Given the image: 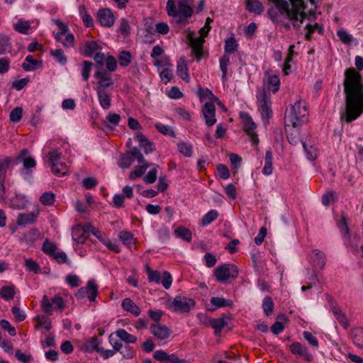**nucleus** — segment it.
I'll return each instance as SVG.
<instances>
[{"label": "nucleus", "mask_w": 363, "mask_h": 363, "mask_svg": "<svg viewBox=\"0 0 363 363\" xmlns=\"http://www.w3.org/2000/svg\"><path fill=\"white\" fill-rule=\"evenodd\" d=\"M355 66L357 70L348 68L345 71L343 87L346 106L341 119L346 123L355 120L363 113V77L359 72L363 70V57H355Z\"/></svg>", "instance_id": "1"}, {"label": "nucleus", "mask_w": 363, "mask_h": 363, "mask_svg": "<svg viewBox=\"0 0 363 363\" xmlns=\"http://www.w3.org/2000/svg\"><path fill=\"white\" fill-rule=\"evenodd\" d=\"M279 9H283L290 20L294 21V26H299L302 23L305 13L303 0H275Z\"/></svg>", "instance_id": "2"}, {"label": "nucleus", "mask_w": 363, "mask_h": 363, "mask_svg": "<svg viewBox=\"0 0 363 363\" xmlns=\"http://www.w3.org/2000/svg\"><path fill=\"white\" fill-rule=\"evenodd\" d=\"M307 113L305 103L301 100L297 101L290 108L286 109L284 120L285 125L297 128L302 124Z\"/></svg>", "instance_id": "3"}, {"label": "nucleus", "mask_w": 363, "mask_h": 363, "mask_svg": "<svg viewBox=\"0 0 363 363\" xmlns=\"http://www.w3.org/2000/svg\"><path fill=\"white\" fill-rule=\"evenodd\" d=\"M214 274L218 281L226 284L238 277V270L234 264H223L216 268Z\"/></svg>", "instance_id": "4"}, {"label": "nucleus", "mask_w": 363, "mask_h": 363, "mask_svg": "<svg viewBox=\"0 0 363 363\" xmlns=\"http://www.w3.org/2000/svg\"><path fill=\"white\" fill-rule=\"evenodd\" d=\"M257 99L259 105V111L265 122H268L272 117L270 95L265 89H260L257 94Z\"/></svg>", "instance_id": "5"}, {"label": "nucleus", "mask_w": 363, "mask_h": 363, "mask_svg": "<svg viewBox=\"0 0 363 363\" xmlns=\"http://www.w3.org/2000/svg\"><path fill=\"white\" fill-rule=\"evenodd\" d=\"M47 157L51 164V169L53 174L58 177H62L67 174V167L65 163L60 162L61 153L57 150L49 152Z\"/></svg>", "instance_id": "6"}, {"label": "nucleus", "mask_w": 363, "mask_h": 363, "mask_svg": "<svg viewBox=\"0 0 363 363\" xmlns=\"http://www.w3.org/2000/svg\"><path fill=\"white\" fill-rule=\"evenodd\" d=\"M196 305L193 298L182 295L176 296L172 302L169 305L174 312L189 313Z\"/></svg>", "instance_id": "7"}, {"label": "nucleus", "mask_w": 363, "mask_h": 363, "mask_svg": "<svg viewBox=\"0 0 363 363\" xmlns=\"http://www.w3.org/2000/svg\"><path fill=\"white\" fill-rule=\"evenodd\" d=\"M98 295V286L93 280H89L86 286L80 288L76 294V297L82 299L86 297L90 301H94Z\"/></svg>", "instance_id": "8"}, {"label": "nucleus", "mask_w": 363, "mask_h": 363, "mask_svg": "<svg viewBox=\"0 0 363 363\" xmlns=\"http://www.w3.org/2000/svg\"><path fill=\"white\" fill-rule=\"evenodd\" d=\"M194 32H189L188 33V38L197 60H200L203 56L202 45L204 43V38L201 36L194 37Z\"/></svg>", "instance_id": "9"}, {"label": "nucleus", "mask_w": 363, "mask_h": 363, "mask_svg": "<svg viewBox=\"0 0 363 363\" xmlns=\"http://www.w3.org/2000/svg\"><path fill=\"white\" fill-rule=\"evenodd\" d=\"M241 118L243 121V127L245 131L251 137L252 143L257 145L259 142L258 136L254 133L256 128L255 123L253 122L252 118L247 113H241Z\"/></svg>", "instance_id": "10"}, {"label": "nucleus", "mask_w": 363, "mask_h": 363, "mask_svg": "<svg viewBox=\"0 0 363 363\" xmlns=\"http://www.w3.org/2000/svg\"><path fill=\"white\" fill-rule=\"evenodd\" d=\"M202 112L208 126H212L216 123V107L213 102H206L202 108Z\"/></svg>", "instance_id": "11"}, {"label": "nucleus", "mask_w": 363, "mask_h": 363, "mask_svg": "<svg viewBox=\"0 0 363 363\" xmlns=\"http://www.w3.org/2000/svg\"><path fill=\"white\" fill-rule=\"evenodd\" d=\"M96 69L97 70L94 74V77L98 80L99 86L97 87L105 89L106 87L112 85L113 80L111 79V73L101 69V67H97Z\"/></svg>", "instance_id": "12"}, {"label": "nucleus", "mask_w": 363, "mask_h": 363, "mask_svg": "<svg viewBox=\"0 0 363 363\" xmlns=\"http://www.w3.org/2000/svg\"><path fill=\"white\" fill-rule=\"evenodd\" d=\"M97 18L101 26L111 27L115 22V18L109 9H102L97 13Z\"/></svg>", "instance_id": "13"}, {"label": "nucleus", "mask_w": 363, "mask_h": 363, "mask_svg": "<svg viewBox=\"0 0 363 363\" xmlns=\"http://www.w3.org/2000/svg\"><path fill=\"white\" fill-rule=\"evenodd\" d=\"M150 330L151 334L160 340L167 339L171 333L168 327L161 324H152L150 328Z\"/></svg>", "instance_id": "14"}, {"label": "nucleus", "mask_w": 363, "mask_h": 363, "mask_svg": "<svg viewBox=\"0 0 363 363\" xmlns=\"http://www.w3.org/2000/svg\"><path fill=\"white\" fill-rule=\"evenodd\" d=\"M12 162V159L9 157L0 159V186L3 193L6 191L4 186L6 174Z\"/></svg>", "instance_id": "15"}, {"label": "nucleus", "mask_w": 363, "mask_h": 363, "mask_svg": "<svg viewBox=\"0 0 363 363\" xmlns=\"http://www.w3.org/2000/svg\"><path fill=\"white\" fill-rule=\"evenodd\" d=\"M290 350L293 354L301 356L306 361L310 362L312 359V355L309 353L307 347L298 342L290 345Z\"/></svg>", "instance_id": "16"}, {"label": "nucleus", "mask_w": 363, "mask_h": 363, "mask_svg": "<svg viewBox=\"0 0 363 363\" xmlns=\"http://www.w3.org/2000/svg\"><path fill=\"white\" fill-rule=\"evenodd\" d=\"M17 161L22 162L25 169L33 168L35 166L36 162L32 157L28 156V151L23 149L21 151L17 157Z\"/></svg>", "instance_id": "17"}, {"label": "nucleus", "mask_w": 363, "mask_h": 363, "mask_svg": "<svg viewBox=\"0 0 363 363\" xmlns=\"http://www.w3.org/2000/svg\"><path fill=\"white\" fill-rule=\"evenodd\" d=\"M280 80L277 75H269L267 79V82L264 84V87L267 94H269V91H272L274 94L278 91L279 89Z\"/></svg>", "instance_id": "18"}, {"label": "nucleus", "mask_w": 363, "mask_h": 363, "mask_svg": "<svg viewBox=\"0 0 363 363\" xmlns=\"http://www.w3.org/2000/svg\"><path fill=\"white\" fill-rule=\"evenodd\" d=\"M96 92L101 106L104 109H108L111 106V97L105 89L96 88Z\"/></svg>", "instance_id": "19"}, {"label": "nucleus", "mask_w": 363, "mask_h": 363, "mask_svg": "<svg viewBox=\"0 0 363 363\" xmlns=\"http://www.w3.org/2000/svg\"><path fill=\"white\" fill-rule=\"evenodd\" d=\"M121 306L124 311L131 313L135 316L140 313V308L129 298H125L122 301Z\"/></svg>", "instance_id": "20"}, {"label": "nucleus", "mask_w": 363, "mask_h": 363, "mask_svg": "<svg viewBox=\"0 0 363 363\" xmlns=\"http://www.w3.org/2000/svg\"><path fill=\"white\" fill-rule=\"evenodd\" d=\"M38 216V211L19 214L17 218V223L20 225L31 224L35 222Z\"/></svg>", "instance_id": "21"}, {"label": "nucleus", "mask_w": 363, "mask_h": 363, "mask_svg": "<svg viewBox=\"0 0 363 363\" xmlns=\"http://www.w3.org/2000/svg\"><path fill=\"white\" fill-rule=\"evenodd\" d=\"M351 338L357 347L363 348V328H354L351 333Z\"/></svg>", "instance_id": "22"}, {"label": "nucleus", "mask_w": 363, "mask_h": 363, "mask_svg": "<svg viewBox=\"0 0 363 363\" xmlns=\"http://www.w3.org/2000/svg\"><path fill=\"white\" fill-rule=\"evenodd\" d=\"M337 225L343 236L347 238H350L351 235L347 224V218L344 213H341L340 220L337 222Z\"/></svg>", "instance_id": "23"}, {"label": "nucleus", "mask_w": 363, "mask_h": 363, "mask_svg": "<svg viewBox=\"0 0 363 363\" xmlns=\"http://www.w3.org/2000/svg\"><path fill=\"white\" fill-rule=\"evenodd\" d=\"M287 139L289 143L293 145H296L299 143L302 144V142H304L303 140L300 137L299 130L294 127L288 130Z\"/></svg>", "instance_id": "24"}, {"label": "nucleus", "mask_w": 363, "mask_h": 363, "mask_svg": "<svg viewBox=\"0 0 363 363\" xmlns=\"http://www.w3.org/2000/svg\"><path fill=\"white\" fill-rule=\"evenodd\" d=\"M26 62L22 65L23 69L26 71L35 70L38 67H42V62L33 59L31 55H28L26 57Z\"/></svg>", "instance_id": "25"}, {"label": "nucleus", "mask_w": 363, "mask_h": 363, "mask_svg": "<svg viewBox=\"0 0 363 363\" xmlns=\"http://www.w3.org/2000/svg\"><path fill=\"white\" fill-rule=\"evenodd\" d=\"M87 236L86 231L82 225H77L72 229V238L78 243H84Z\"/></svg>", "instance_id": "26"}, {"label": "nucleus", "mask_w": 363, "mask_h": 363, "mask_svg": "<svg viewBox=\"0 0 363 363\" xmlns=\"http://www.w3.org/2000/svg\"><path fill=\"white\" fill-rule=\"evenodd\" d=\"M332 311H333V313L335 318L338 321V323L345 329H347L350 323H349V320H348L347 318L346 317L345 314L341 311L340 308H339L337 307H333Z\"/></svg>", "instance_id": "27"}, {"label": "nucleus", "mask_w": 363, "mask_h": 363, "mask_svg": "<svg viewBox=\"0 0 363 363\" xmlns=\"http://www.w3.org/2000/svg\"><path fill=\"white\" fill-rule=\"evenodd\" d=\"M100 49L101 47L96 41H87L84 45V50L81 52L85 56L91 57L95 52Z\"/></svg>", "instance_id": "28"}, {"label": "nucleus", "mask_w": 363, "mask_h": 363, "mask_svg": "<svg viewBox=\"0 0 363 363\" xmlns=\"http://www.w3.org/2000/svg\"><path fill=\"white\" fill-rule=\"evenodd\" d=\"M210 301L214 306L213 308L211 309V311H214L217 308L231 306L233 305V301L231 300L225 299L223 297H212Z\"/></svg>", "instance_id": "29"}, {"label": "nucleus", "mask_w": 363, "mask_h": 363, "mask_svg": "<svg viewBox=\"0 0 363 363\" xmlns=\"http://www.w3.org/2000/svg\"><path fill=\"white\" fill-rule=\"evenodd\" d=\"M15 286L13 285L5 286L0 289V296L6 301H10L15 296Z\"/></svg>", "instance_id": "30"}, {"label": "nucleus", "mask_w": 363, "mask_h": 363, "mask_svg": "<svg viewBox=\"0 0 363 363\" xmlns=\"http://www.w3.org/2000/svg\"><path fill=\"white\" fill-rule=\"evenodd\" d=\"M264 167L263 168L262 172L265 175H270L272 174L273 167H272V152L271 150H267L266 152L265 158H264Z\"/></svg>", "instance_id": "31"}, {"label": "nucleus", "mask_w": 363, "mask_h": 363, "mask_svg": "<svg viewBox=\"0 0 363 363\" xmlns=\"http://www.w3.org/2000/svg\"><path fill=\"white\" fill-rule=\"evenodd\" d=\"M116 335L127 343H134L137 340L136 337L128 333L125 329H118L116 330Z\"/></svg>", "instance_id": "32"}, {"label": "nucleus", "mask_w": 363, "mask_h": 363, "mask_svg": "<svg viewBox=\"0 0 363 363\" xmlns=\"http://www.w3.org/2000/svg\"><path fill=\"white\" fill-rule=\"evenodd\" d=\"M150 167L152 168L147 173V174L144 177L143 180L146 184H153L157 180V172L159 166L155 164H150Z\"/></svg>", "instance_id": "33"}, {"label": "nucleus", "mask_w": 363, "mask_h": 363, "mask_svg": "<svg viewBox=\"0 0 363 363\" xmlns=\"http://www.w3.org/2000/svg\"><path fill=\"white\" fill-rule=\"evenodd\" d=\"M211 327L214 329L216 335H218L221 330L228 325V323L222 318H214L210 320Z\"/></svg>", "instance_id": "34"}, {"label": "nucleus", "mask_w": 363, "mask_h": 363, "mask_svg": "<svg viewBox=\"0 0 363 363\" xmlns=\"http://www.w3.org/2000/svg\"><path fill=\"white\" fill-rule=\"evenodd\" d=\"M35 320L38 323V325H35V329H38L39 327H43L46 330H49L51 328V320L48 317L40 315L36 316Z\"/></svg>", "instance_id": "35"}, {"label": "nucleus", "mask_w": 363, "mask_h": 363, "mask_svg": "<svg viewBox=\"0 0 363 363\" xmlns=\"http://www.w3.org/2000/svg\"><path fill=\"white\" fill-rule=\"evenodd\" d=\"M150 167V165L147 163L141 164V165L135 167V170L130 173L129 178L130 179H135L136 178L140 177Z\"/></svg>", "instance_id": "36"}, {"label": "nucleus", "mask_w": 363, "mask_h": 363, "mask_svg": "<svg viewBox=\"0 0 363 363\" xmlns=\"http://www.w3.org/2000/svg\"><path fill=\"white\" fill-rule=\"evenodd\" d=\"M177 74L183 79L188 78V69L184 57H180L177 67Z\"/></svg>", "instance_id": "37"}, {"label": "nucleus", "mask_w": 363, "mask_h": 363, "mask_svg": "<svg viewBox=\"0 0 363 363\" xmlns=\"http://www.w3.org/2000/svg\"><path fill=\"white\" fill-rule=\"evenodd\" d=\"M262 308L264 314L269 316L274 311V302L270 296H267L263 300Z\"/></svg>", "instance_id": "38"}, {"label": "nucleus", "mask_w": 363, "mask_h": 363, "mask_svg": "<svg viewBox=\"0 0 363 363\" xmlns=\"http://www.w3.org/2000/svg\"><path fill=\"white\" fill-rule=\"evenodd\" d=\"M175 234L178 238L183 239L184 240H186L187 242L191 241V231L189 229H187L183 226H180V227L177 228L175 230Z\"/></svg>", "instance_id": "39"}, {"label": "nucleus", "mask_w": 363, "mask_h": 363, "mask_svg": "<svg viewBox=\"0 0 363 363\" xmlns=\"http://www.w3.org/2000/svg\"><path fill=\"white\" fill-rule=\"evenodd\" d=\"M13 27L17 32L25 34L27 33L28 30L30 28V23L28 21L20 19Z\"/></svg>", "instance_id": "40"}, {"label": "nucleus", "mask_w": 363, "mask_h": 363, "mask_svg": "<svg viewBox=\"0 0 363 363\" xmlns=\"http://www.w3.org/2000/svg\"><path fill=\"white\" fill-rule=\"evenodd\" d=\"M247 9L250 12L260 13L263 11V6L258 0H252L247 1Z\"/></svg>", "instance_id": "41"}, {"label": "nucleus", "mask_w": 363, "mask_h": 363, "mask_svg": "<svg viewBox=\"0 0 363 363\" xmlns=\"http://www.w3.org/2000/svg\"><path fill=\"white\" fill-rule=\"evenodd\" d=\"M218 216V211L216 210H211L203 216L201 220V223L203 226L208 225L215 220Z\"/></svg>", "instance_id": "42"}, {"label": "nucleus", "mask_w": 363, "mask_h": 363, "mask_svg": "<svg viewBox=\"0 0 363 363\" xmlns=\"http://www.w3.org/2000/svg\"><path fill=\"white\" fill-rule=\"evenodd\" d=\"M180 153L186 157H191L192 155V146L191 144L181 142L177 145Z\"/></svg>", "instance_id": "43"}, {"label": "nucleus", "mask_w": 363, "mask_h": 363, "mask_svg": "<svg viewBox=\"0 0 363 363\" xmlns=\"http://www.w3.org/2000/svg\"><path fill=\"white\" fill-rule=\"evenodd\" d=\"M55 199V195L51 191H48L40 196V201L42 204L48 206L53 204Z\"/></svg>", "instance_id": "44"}, {"label": "nucleus", "mask_w": 363, "mask_h": 363, "mask_svg": "<svg viewBox=\"0 0 363 363\" xmlns=\"http://www.w3.org/2000/svg\"><path fill=\"white\" fill-rule=\"evenodd\" d=\"M177 12L184 16L185 18H189L192 15V9L191 6L186 5L185 3L180 2L178 4Z\"/></svg>", "instance_id": "45"}, {"label": "nucleus", "mask_w": 363, "mask_h": 363, "mask_svg": "<svg viewBox=\"0 0 363 363\" xmlns=\"http://www.w3.org/2000/svg\"><path fill=\"white\" fill-rule=\"evenodd\" d=\"M132 56L128 51H122L118 56L119 64L122 67H126L131 62Z\"/></svg>", "instance_id": "46"}, {"label": "nucleus", "mask_w": 363, "mask_h": 363, "mask_svg": "<svg viewBox=\"0 0 363 363\" xmlns=\"http://www.w3.org/2000/svg\"><path fill=\"white\" fill-rule=\"evenodd\" d=\"M93 65V63L91 62L84 61L82 69V75L84 81H88Z\"/></svg>", "instance_id": "47"}, {"label": "nucleus", "mask_w": 363, "mask_h": 363, "mask_svg": "<svg viewBox=\"0 0 363 363\" xmlns=\"http://www.w3.org/2000/svg\"><path fill=\"white\" fill-rule=\"evenodd\" d=\"M340 40L345 44H350L354 40L352 35L349 34L345 30H340L337 33Z\"/></svg>", "instance_id": "48"}, {"label": "nucleus", "mask_w": 363, "mask_h": 363, "mask_svg": "<svg viewBox=\"0 0 363 363\" xmlns=\"http://www.w3.org/2000/svg\"><path fill=\"white\" fill-rule=\"evenodd\" d=\"M57 250V246L53 243L46 240L43 245V251L47 255H53Z\"/></svg>", "instance_id": "49"}, {"label": "nucleus", "mask_w": 363, "mask_h": 363, "mask_svg": "<svg viewBox=\"0 0 363 363\" xmlns=\"http://www.w3.org/2000/svg\"><path fill=\"white\" fill-rule=\"evenodd\" d=\"M155 126L159 132H160L161 133H162L164 135H171L173 137L175 136L174 132L168 125L158 123H156L155 125Z\"/></svg>", "instance_id": "50"}, {"label": "nucleus", "mask_w": 363, "mask_h": 363, "mask_svg": "<svg viewBox=\"0 0 363 363\" xmlns=\"http://www.w3.org/2000/svg\"><path fill=\"white\" fill-rule=\"evenodd\" d=\"M23 108L21 107H16L10 113V120L12 122L17 123L20 121L22 118Z\"/></svg>", "instance_id": "51"}, {"label": "nucleus", "mask_w": 363, "mask_h": 363, "mask_svg": "<svg viewBox=\"0 0 363 363\" xmlns=\"http://www.w3.org/2000/svg\"><path fill=\"white\" fill-rule=\"evenodd\" d=\"M302 145L307 154V157L310 160H314L317 157L318 151L315 147L311 145L309 147H307L306 142H302Z\"/></svg>", "instance_id": "52"}, {"label": "nucleus", "mask_w": 363, "mask_h": 363, "mask_svg": "<svg viewBox=\"0 0 363 363\" xmlns=\"http://www.w3.org/2000/svg\"><path fill=\"white\" fill-rule=\"evenodd\" d=\"M313 252L315 253L314 262L320 268H323L325 264V255L318 250H314Z\"/></svg>", "instance_id": "53"}, {"label": "nucleus", "mask_w": 363, "mask_h": 363, "mask_svg": "<svg viewBox=\"0 0 363 363\" xmlns=\"http://www.w3.org/2000/svg\"><path fill=\"white\" fill-rule=\"evenodd\" d=\"M86 349L87 351L96 350L97 352H100L101 347H99V342L96 337H91L86 345Z\"/></svg>", "instance_id": "54"}, {"label": "nucleus", "mask_w": 363, "mask_h": 363, "mask_svg": "<svg viewBox=\"0 0 363 363\" xmlns=\"http://www.w3.org/2000/svg\"><path fill=\"white\" fill-rule=\"evenodd\" d=\"M51 54L55 59L62 65H65L67 62V57L64 55V52L61 49H56L51 50Z\"/></svg>", "instance_id": "55"}, {"label": "nucleus", "mask_w": 363, "mask_h": 363, "mask_svg": "<svg viewBox=\"0 0 363 363\" xmlns=\"http://www.w3.org/2000/svg\"><path fill=\"white\" fill-rule=\"evenodd\" d=\"M238 44L235 38H232L225 41V52H234L236 51Z\"/></svg>", "instance_id": "56"}, {"label": "nucleus", "mask_w": 363, "mask_h": 363, "mask_svg": "<svg viewBox=\"0 0 363 363\" xmlns=\"http://www.w3.org/2000/svg\"><path fill=\"white\" fill-rule=\"evenodd\" d=\"M166 10L167 14L170 16H177L178 12L175 5V0H168L167 2Z\"/></svg>", "instance_id": "57"}, {"label": "nucleus", "mask_w": 363, "mask_h": 363, "mask_svg": "<svg viewBox=\"0 0 363 363\" xmlns=\"http://www.w3.org/2000/svg\"><path fill=\"white\" fill-rule=\"evenodd\" d=\"M147 272L150 281L156 282L157 284L160 282L161 277L159 272L153 271L149 267H147Z\"/></svg>", "instance_id": "58"}, {"label": "nucleus", "mask_w": 363, "mask_h": 363, "mask_svg": "<svg viewBox=\"0 0 363 363\" xmlns=\"http://www.w3.org/2000/svg\"><path fill=\"white\" fill-rule=\"evenodd\" d=\"M10 50V45L9 38L0 35V53H4Z\"/></svg>", "instance_id": "59"}, {"label": "nucleus", "mask_w": 363, "mask_h": 363, "mask_svg": "<svg viewBox=\"0 0 363 363\" xmlns=\"http://www.w3.org/2000/svg\"><path fill=\"white\" fill-rule=\"evenodd\" d=\"M130 154L132 156H133L140 164L147 163L143 154L140 152V150L138 147H133V148H131V150H130Z\"/></svg>", "instance_id": "60"}, {"label": "nucleus", "mask_w": 363, "mask_h": 363, "mask_svg": "<svg viewBox=\"0 0 363 363\" xmlns=\"http://www.w3.org/2000/svg\"><path fill=\"white\" fill-rule=\"evenodd\" d=\"M160 282L164 289H168L172 283V278L171 274L168 272L164 271L162 274V279H160Z\"/></svg>", "instance_id": "61"}, {"label": "nucleus", "mask_w": 363, "mask_h": 363, "mask_svg": "<svg viewBox=\"0 0 363 363\" xmlns=\"http://www.w3.org/2000/svg\"><path fill=\"white\" fill-rule=\"evenodd\" d=\"M11 311L16 320L18 322L23 321L26 317L25 313L17 306H13Z\"/></svg>", "instance_id": "62"}, {"label": "nucleus", "mask_w": 363, "mask_h": 363, "mask_svg": "<svg viewBox=\"0 0 363 363\" xmlns=\"http://www.w3.org/2000/svg\"><path fill=\"white\" fill-rule=\"evenodd\" d=\"M336 199V193L335 191H330L324 194L322 197V202L324 206H328L331 202H333Z\"/></svg>", "instance_id": "63"}, {"label": "nucleus", "mask_w": 363, "mask_h": 363, "mask_svg": "<svg viewBox=\"0 0 363 363\" xmlns=\"http://www.w3.org/2000/svg\"><path fill=\"white\" fill-rule=\"evenodd\" d=\"M163 363H187L185 359H179L176 354H167Z\"/></svg>", "instance_id": "64"}]
</instances>
